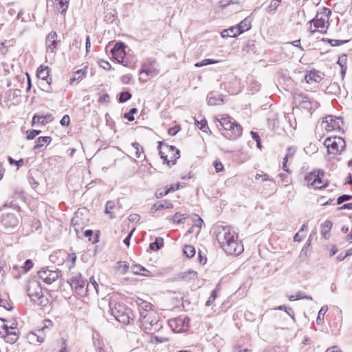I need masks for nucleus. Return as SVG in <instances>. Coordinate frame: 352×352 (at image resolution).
<instances>
[{
    "label": "nucleus",
    "mask_w": 352,
    "mask_h": 352,
    "mask_svg": "<svg viewBox=\"0 0 352 352\" xmlns=\"http://www.w3.org/2000/svg\"><path fill=\"white\" fill-rule=\"evenodd\" d=\"M33 262L31 259H27L24 265L21 267L22 268V273L25 274L28 272H29L32 267H33Z\"/></svg>",
    "instance_id": "obj_42"
},
{
    "label": "nucleus",
    "mask_w": 352,
    "mask_h": 352,
    "mask_svg": "<svg viewBox=\"0 0 352 352\" xmlns=\"http://www.w3.org/2000/svg\"><path fill=\"white\" fill-rule=\"evenodd\" d=\"M184 254L188 258H192L195 254V249L193 246L186 245L183 249Z\"/></svg>",
    "instance_id": "obj_33"
},
{
    "label": "nucleus",
    "mask_w": 352,
    "mask_h": 352,
    "mask_svg": "<svg viewBox=\"0 0 352 352\" xmlns=\"http://www.w3.org/2000/svg\"><path fill=\"white\" fill-rule=\"evenodd\" d=\"M57 33L56 32H51L47 36L46 38V45L47 51L50 52H54L55 50L57 48Z\"/></svg>",
    "instance_id": "obj_15"
},
{
    "label": "nucleus",
    "mask_w": 352,
    "mask_h": 352,
    "mask_svg": "<svg viewBox=\"0 0 352 352\" xmlns=\"http://www.w3.org/2000/svg\"><path fill=\"white\" fill-rule=\"evenodd\" d=\"M282 0H272L269 6L267 8V11L268 12H272L275 11L278 7L280 3Z\"/></svg>",
    "instance_id": "obj_41"
},
{
    "label": "nucleus",
    "mask_w": 352,
    "mask_h": 352,
    "mask_svg": "<svg viewBox=\"0 0 352 352\" xmlns=\"http://www.w3.org/2000/svg\"><path fill=\"white\" fill-rule=\"evenodd\" d=\"M327 310H328V307L327 305H324L320 308V309L318 312V317L316 318V323L318 325L323 324L324 316L327 313Z\"/></svg>",
    "instance_id": "obj_27"
},
{
    "label": "nucleus",
    "mask_w": 352,
    "mask_h": 352,
    "mask_svg": "<svg viewBox=\"0 0 352 352\" xmlns=\"http://www.w3.org/2000/svg\"><path fill=\"white\" fill-rule=\"evenodd\" d=\"M61 272L55 267H46L38 271V277L46 284H52L61 277Z\"/></svg>",
    "instance_id": "obj_8"
},
{
    "label": "nucleus",
    "mask_w": 352,
    "mask_h": 352,
    "mask_svg": "<svg viewBox=\"0 0 352 352\" xmlns=\"http://www.w3.org/2000/svg\"><path fill=\"white\" fill-rule=\"evenodd\" d=\"M329 154L339 155L345 148L346 144L343 138L340 137L327 138L324 142Z\"/></svg>",
    "instance_id": "obj_7"
},
{
    "label": "nucleus",
    "mask_w": 352,
    "mask_h": 352,
    "mask_svg": "<svg viewBox=\"0 0 352 352\" xmlns=\"http://www.w3.org/2000/svg\"><path fill=\"white\" fill-rule=\"evenodd\" d=\"M138 112L136 108H131L129 112L125 113L124 118L127 119L129 122H132L135 120L133 115Z\"/></svg>",
    "instance_id": "obj_45"
},
{
    "label": "nucleus",
    "mask_w": 352,
    "mask_h": 352,
    "mask_svg": "<svg viewBox=\"0 0 352 352\" xmlns=\"http://www.w3.org/2000/svg\"><path fill=\"white\" fill-rule=\"evenodd\" d=\"M52 141V138L49 136H41L36 140V144L34 146V150H37L43 146L45 144H49Z\"/></svg>",
    "instance_id": "obj_22"
},
{
    "label": "nucleus",
    "mask_w": 352,
    "mask_h": 352,
    "mask_svg": "<svg viewBox=\"0 0 352 352\" xmlns=\"http://www.w3.org/2000/svg\"><path fill=\"white\" fill-rule=\"evenodd\" d=\"M70 122V118L68 115H65L60 120V123L62 126H68Z\"/></svg>",
    "instance_id": "obj_63"
},
{
    "label": "nucleus",
    "mask_w": 352,
    "mask_h": 352,
    "mask_svg": "<svg viewBox=\"0 0 352 352\" xmlns=\"http://www.w3.org/2000/svg\"><path fill=\"white\" fill-rule=\"evenodd\" d=\"M182 216V214L179 212H176L171 218V221L174 223H182V219L181 218Z\"/></svg>",
    "instance_id": "obj_56"
},
{
    "label": "nucleus",
    "mask_w": 352,
    "mask_h": 352,
    "mask_svg": "<svg viewBox=\"0 0 352 352\" xmlns=\"http://www.w3.org/2000/svg\"><path fill=\"white\" fill-rule=\"evenodd\" d=\"M10 207V208H12L18 211L20 210V206L19 205L17 204V203H15L14 201H11L10 202L7 201L4 205H3V207Z\"/></svg>",
    "instance_id": "obj_58"
},
{
    "label": "nucleus",
    "mask_w": 352,
    "mask_h": 352,
    "mask_svg": "<svg viewBox=\"0 0 352 352\" xmlns=\"http://www.w3.org/2000/svg\"><path fill=\"white\" fill-rule=\"evenodd\" d=\"M293 98L296 105L307 110H311L313 108V104H317V102L314 101L305 93H296L294 94Z\"/></svg>",
    "instance_id": "obj_11"
},
{
    "label": "nucleus",
    "mask_w": 352,
    "mask_h": 352,
    "mask_svg": "<svg viewBox=\"0 0 352 352\" xmlns=\"http://www.w3.org/2000/svg\"><path fill=\"white\" fill-rule=\"evenodd\" d=\"M333 223L331 221L327 220L324 222L322 226V231L321 233L324 236V238H327V234L331 230L332 228Z\"/></svg>",
    "instance_id": "obj_30"
},
{
    "label": "nucleus",
    "mask_w": 352,
    "mask_h": 352,
    "mask_svg": "<svg viewBox=\"0 0 352 352\" xmlns=\"http://www.w3.org/2000/svg\"><path fill=\"white\" fill-rule=\"evenodd\" d=\"M50 74V69L47 66H43L41 65L36 72L37 77L42 80H46V82L45 85H43V89L50 92L51 91V87L50 85L52 83V78L49 77Z\"/></svg>",
    "instance_id": "obj_13"
},
{
    "label": "nucleus",
    "mask_w": 352,
    "mask_h": 352,
    "mask_svg": "<svg viewBox=\"0 0 352 352\" xmlns=\"http://www.w3.org/2000/svg\"><path fill=\"white\" fill-rule=\"evenodd\" d=\"M241 34H242V31L240 30V28H236V26H232L228 29L224 30L221 33L223 38L236 37Z\"/></svg>",
    "instance_id": "obj_20"
},
{
    "label": "nucleus",
    "mask_w": 352,
    "mask_h": 352,
    "mask_svg": "<svg viewBox=\"0 0 352 352\" xmlns=\"http://www.w3.org/2000/svg\"><path fill=\"white\" fill-rule=\"evenodd\" d=\"M67 283L79 295H85L89 291V283L82 278L80 274L67 280Z\"/></svg>",
    "instance_id": "obj_9"
},
{
    "label": "nucleus",
    "mask_w": 352,
    "mask_h": 352,
    "mask_svg": "<svg viewBox=\"0 0 352 352\" xmlns=\"http://www.w3.org/2000/svg\"><path fill=\"white\" fill-rule=\"evenodd\" d=\"M157 148L160 157L164 160L163 163L169 167L175 165L176 160L180 157V151L175 146L163 144L162 142H159Z\"/></svg>",
    "instance_id": "obj_4"
},
{
    "label": "nucleus",
    "mask_w": 352,
    "mask_h": 352,
    "mask_svg": "<svg viewBox=\"0 0 352 352\" xmlns=\"http://www.w3.org/2000/svg\"><path fill=\"white\" fill-rule=\"evenodd\" d=\"M318 176L319 177H318L317 179L316 180V183H314L312 186H314L315 188L321 189L326 185L323 181L324 172L320 170V175Z\"/></svg>",
    "instance_id": "obj_29"
},
{
    "label": "nucleus",
    "mask_w": 352,
    "mask_h": 352,
    "mask_svg": "<svg viewBox=\"0 0 352 352\" xmlns=\"http://www.w3.org/2000/svg\"><path fill=\"white\" fill-rule=\"evenodd\" d=\"M216 239L221 248L228 254L238 255L243 251V245L235 239V233L228 226L217 228Z\"/></svg>",
    "instance_id": "obj_1"
},
{
    "label": "nucleus",
    "mask_w": 352,
    "mask_h": 352,
    "mask_svg": "<svg viewBox=\"0 0 352 352\" xmlns=\"http://www.w3.org/2000/svg\"><path fill=\"white\" fill-rule=\"evenodd\" d=\"M305 80L309 84L312 82H319L322 80V77L318 71H311L305 76Z\"/></svg>",
    "instance_id": "obj_21"
},
{
    "label": "nucleus",
    "mask_w": 352,
    "mask_h": 352,
    "mask_svg": "<svg viewBox=\"0 0 352 352\" xmlns=\"http://www.w3.org/2000/svg\"><path fill=\"white\" fill-rule=\"evenodd\" d=\"M28 295L36 305L44 307L49 303L48 298L43 293L39 282L36 280H29L27 285Z\"/></svg>",
    "instance_id": "obj_3"
},
{
    "label": "nucleus",
    "mask_w": 352,
    "mask_h": 352,
    "mask_svg": "<svg viewBox=\"0 0 352 352\" xmlns=\"http://www.w3.org/2000/svg\"><path fill=\"white\" fill-rule=\"evenodd\" d=\"M137 304L140 308V311H144V314L148 313V311L151 310L153 307V305L151 303L144 301L142 299H139L137 301Z\"/></svg>",
    "instance_id": "obj_24"
},
{
    "label": "nucleus",
    "mask_w": 352,
    "mask_h": 352,
    "mask_svg": "<svg viewBox=\"0 0 352 352\" xmlns=\"http://www.w3.org/2000/svg\"><path fill=\"white\" fill-rule=\"evenodd\" d=\"M1 224L7 232L15 229L19 224L18 217L12 213H3L0 219Z\"/></svg>",
    "instance_id": "obj_12"
},
{
    "label": "nucleus",
    "mask_w": 352,
    "mask_h": 352,
    "mask_svg": "<svg viewBox=\"0 0 352 352\" xmlns=\"http://www.w3.org/2000/svg\"><path fill=\"white\" fill-rule=\"evenodd\" d=\"M217 288L214 289L212 292L210 297L208 298V300L206 302V307L210 306L212 304V302L215 300V299L217 298Z\"/></svg>",
    "instance_id": "obj_49"
},
{
    "label": "nucleus",
    "mask_w": 352,
    "mask_h": 352,
    "mask_svg": "<svg viewBox=\"0 0 352 352\" xmlns=\"http://www.w3.org/2000/svg\"><path fill=\"white\" fill-rule=\"evenodd\" d=\"M173 207V205L170 201L168 200H163L162 201H157L153 204L151 208V212L154 213L157 210L164 208H172Z\"/></svg>",
    "instance_id": "obj_18"
},
{
    "label": "nucleus",
    "mask_w": 352,
    "mask_h": 352,
    "mask_svg": "<svg viewBox=\"0 0 352 352\" xmlns=\"http://www.w3.org/2000/svg\"><path fill=\"white\" fill-rule=\"evenodd\" d=\"M331 14V10L327 8H324L322 12L318 13L315 18L310 21V23L315 28V30H311V33L317 30L321 33H325L329 25L328 21Z\"/></svg>",
    "instance_id": "obj_6"
},
{
    "label": "nucleus",
    "mask_w": 352,
    "mask_h": 352,
    "mask_svg": "<svg viewBox=\"0 0 352 352\" xmlns=\"http://www.w3.org/2000/svg\"><path fill=\"white\" fill-rule=\"evenodd\" d=\"M115 207V203L113 201H108L106 204L105 207V213L110 214V218L113 219L116 217V216L113 214L111 212V210H113Z\"/></svg>",
    "instance_id": "obj_35"
},
{
    "label": "nucleus",
    "mask_w": 352,
    "mask_h": 352,
    "mask_svg": "<svg viewBox=\"0 0 352 352\" xmlns=\"http://www.w3.org/2000/svg\"><path fill=\"white\" fill-rule=\"evenodd\" d=\"M320 170H314L309 174H307L305 177V179L309 184L310 185L313 186L314 183H316V180L317 179V177L320 175Z\"/></svg>",
    "instance_id": "obj_25"
},
{
    "label": "nucleus",
    "mask_w": 352,
    "mask_h": 352,
    "mask_svg": "<svg viewBox=\"0 0 352 352\" xmlns=\"http://www.w3.org/2000/svg\"><path fill=\"white\" fill-rule=\"evenodd\" d=\"M323 42H327L332 46H339L343 45L349 41V40H338V39H331L328 38H323L322 39Z\"/></svg>",
    "instance_id": "obj_28"
},
{
    "label": "nucleus",
    "mask_w": 352,
    "mask_h": 352,
    "mask_svg": "<svg viewBox=\"0 0 352 352\" xmlns=\"http://www.w3.org/2000/svg\"><path fill=\"white\" fill-rule=\"evenodd\" d=\"M131 146L135 151V157L137 158H140L141 154L144 152L142 146H140L138 142H133L131 144Z\"/></svg>",
    "instance_id": "obj_38"
},
{
    "label": "nucleus",
    "mask_w": 352,
    "mask_h": 352,
    "mask_svg": "<svg viewBox=\"0 0 352 352\" xmlns=\"http://www.w3.org/2000/svg\"><path fill=\"white\" fill-rule=\"evenodd\" d=\"M131 270L133 274H140L142 276H149L150 272L147 270L145 267L139 265H134L131 267Z\"/></svg>",
    "instance_id": "obj_23"
},
{
    "label": "nucleus",
    "mask_w": 352,
    "mask_h": 352,
    "mask_svg": "<svg viewBox=\"0 0 352 352\" xmlns=\"http://www.w3.org/2000/svg\"><path fill=\"white\" fill-rule=\"evenodd\" d=\"M8 160L10 164L16 165L17 166V168H19L24 164V160L22 158H21L19 160H15L14 159H13L12 157L9 156L8 158Z\"/></svg>",
    "instance_id": "obj_47"
},
{
    "label": "nucleus",
    "mask_w": 352,
    "mask_h": 352,
    "mask_svg": "<svg viewBox=\"0 0 352 352\" xmlns=\"http://www.w3.org/2000/svg\"><path fill=\"white\" fill-rule=\"evenodd\" d=\"M195 121L196 126L203 132L208 133V131H210V129L207 124V121L205 119H203L201 121H198L195 119Z\"/></svg>",
    "instance_id": "obj_32"
},
{
    "label": "nucleus",
    "mask_w": 352,
    "mask_h": 352,
    "mask_svg": "<svg viewBox=\"0 0 352 352\" xmlns=\"http://www.w3.org/2000/svg\"><path fill=\"white\" fill-rule=\"evenodd\" d=\"M213 165L217 173H219L223 170V165L220 161L215 160Z\"/></svg>",
    "instance_id": "obj_60"
},
{
    "label": "nucleus",
    "mask_w": 352,
    "mask_h": 352,
    "mask_svg": "<svg viewBox=\"0 0 352 352\" xmlns=\"http://www.w3.org/2000/svg\"><path fill=\"white\" fill-rule=\"evenodd\" d=\"M14 323L12 324L9 328L6 329V331L5 332H2L3 334H18V329L16 327L14 326Z\"/></svg>",
    "instance_id": "obj_55"
},
{
    "label": "nucleus",
    "mask_w": 352,
    "mask_h": 352,
    "mask_svg": "<svg viewBox=\"0 0 352 352\" xmlns=\"http://www.w3.org/2000/svg\"><path fill=\"white\" fill-rule=\"evenodd\" d=\"M45 120H46V116H44L43 114H42V115L35 114L32 118V124L34 125V124L38 123V124H41L43 125H45L47 123V121Z\"/></svg>",
    "instance_id": "obj_31"
},
{
    "label": "nucleus",
    "mask_w": 352,
    "mask_h": 352,
    "mask_svg": "<svg viewBox=\"0 0 352 352\" xmlns=\"http://www.w3.org/2000/svg\"><path fill=\"white\" fill-rule=\"evenodd\" d=\"M346 62L347 56L346 54H342L338 57L337 63L340 66V67H347Z\"/></svg>",
    "instance_id": "obj_46"
},
{
    "label": "nucleus",
    "mask_w": 352,
    "mask_h": 352,
    "mask_svg": "<svg viewBox=\"0 0 352 352\" xmlns=\"http://www.w3.org/2000/svg\"><path fill=\"white\" fill-rule=\"evenodd\" d=\"M197 277V272L193 270H188L183 272L182 278L184 280H192Z\"/></svg>",
    "instance_id": "obj_40"
},
{
    "label": "nucleus",
    "mask_w": 352,
    "mask_h": 352,
    "mask_svg": "<svg viewBox=\"0 0 352 352\" xmlns=\"http://www.w3.org/2000/svg\"><path fill=\"white\" fill-rule=\"evenodd\" d=\"M41 133V130H29L27 131V139L28 140H33L36 138V135L40 134Z\"/></svg>",
    "instance_id": "obj_50"
},
{
    "label": "nucleus",
    "mask_w": 352,
    "mask_h": 352,
    "mask_svg": "<svg viewBox=\"0 0 352 352\" xmlns=\"http://www.w3.org/2000/svg\"><path fill=\"white\" fill-rule=\"evenodd\" d=\"M126 45L122 42H118L111 50L112 58L118 63H121L123 66L127 67V63L124 60L126 55L125 48Z\"/></svg>",
    "instance_id": "obj_10"
},
{
    "label": "nucleus",
    "mask_w": 352,
    "mask_h": 352,
    "mask_svg": "<svg viewBox=\"0 0 352 352\" xmlns=\"http://www.w3.org/2000/svg\"><path fill=\"white\" fill-rule=\"evenodd\" d=\"M179 130L180 127L178 126L170 127L168 130V133L171 136H174L179 132Z\"/></svg>",
    "instance_id": "obj_61"
},
{
    "label": "nucleus",
    "mask_w": 352,
    "mask_h": 352,
    "mask_svg": "<svg viewBox=\"0 0 352 352\" xmlns=\"http://www.w3.org/2000/svg\"><path fill=\"white\" fill-rule=\"evenodd\" d=\"M109 101V96L107 94H102L99 98L98 102H103V103H107Z\"/></svg>",
    "instance_id": "obj_64"
},
{
    "label": "nucleus",
    "mask_w": 352,
    "mask_h": 352,
    "mask_svg": "<svg viewBox=\"0 0 352 352\" xmlns=\"http://www.w3.org/2000/svg\"><path fill=\"white\" fill-rule=\"evenodd\" d=\"M117 265L118 270H120L122 274H125L129 267V264L126 261H118Z\"/></svg>",
    "instance_id": "obj_43"
},
{
    "label": "nucleus",
    "mask_w": 352,
    "mask_h": 352,
    "mask_svg": "<svg viewBox=\"0 0 352 352\" xmlns=\"http://www.w3.org/2000/svg\"><path fill=\"white\" fill-rule=\"evenodd\" d=\"M209 105H219L223 103V96L215 92H210L207 96Z\"/></svg>",
    "instance_id": "obj_16"
},
{
    "label": "nucleus",
    "mask_w": 352,
    "mask_h": 352,
    "mask_svg": "<svg viewBox=\"0 0 352 352\" xmlns=\"http://www.w3.org/2000/svg\"><path fill=\"white\" fill-rule=\"evenodd\" d=\"M100 66L102 67L105 70H110L111 69V65L108 61L101 60L99 62Z\"/></svg>",
    "instance_id": "obj_62"
},
{
    "label": "nucleus",
    "mask_w": 352,
    "mask_h": 352,
    "mask_svg": "<svg viewBox=\"0 0 352 352\" xmlns=\"http://www.w3.org/2000/svg\"><path fill=\"white\" fill-rule=\"evenodd\" d=\"M87 67H85L82 69H78L75 72H74L72 77L70 78V84H72L75 82L77 83L82 80L85 76L87 74Z\"/></svg>",
    "instance_id": "obj_17"
},
{
    "label": "nucleus",
    "mask_w": 352,
    "mask_h": 352,
    "mask_svg": "<svg viewBox=\"0 0 352 352\" xmlns=\"http://www.w3.org/2000/svg\"><path fill=\"white\" fill-rule=\"evenodd\" d=\"M153 326L159 327V328L162 327L161 322H160L158 320H157L156 318H151L150 323L148 324V327H150L149 330H151Z\"/></svg>",
    "instance_id": "obj_57"
},
{
    "label": "nucleus",
    "mask_w": 352,
    "mask_h": 352,
    "mask_svg": "<svg viewBox=\"0 0 352 352\" xmlns=\"http://www.w3.org/2000/svg\"><path fill=\"white\" fill-rule=\"evenodd\" d=\"M170 192V190L166 188L164 189H157L155 192V196L157 198H162L167 195Z\"/></svg>",
    "instance_id": "obj_51"
},
{
    "label": "nucleus",
    "mask_w": 352,
    "mask_h": 352,
    "mask_svg": "<svg viewBox=\"0 0 352 352\" xmlns=\"http://www.w3.org/2000/svg\"><path fill=\"white\" fill-rule=\"evenodd\" d=\"M156 64V59L154 58H149L142 65V68L140 71V74H146L147 76H155L159 74V70L154 66Z\"/></svg>",
    "instance_id": "obj_14"
},
{
    "label": "nucleus",
    "mask_w": 352,
    "mask_h": 352,
    "mask_svg": "<svg viewBox=\"0 0 352 352\" xmlns=\"http://www.w3.org/2000/svg\"><path fill=\"white\" fill-rule=\"evenodd\" d=\"M168 342V338L165 337H160L152 335L151 337V342L153 344H159Z\"/></svg>",
    "instance_id": "obj_36"
},
{
    "label": "nucleus",
    "mask_w": 352,
    "mask_h": 352,
    "mask_svg": "<svg viewBox=\"0 0 352 352\" xmlns=\"http://www.w3.org/2000/svg\"><path fill=\"white\" fill-rule=\"evenodd\" d=\"M3 337L7 342L14 343L19 338L18 334H3Z\"/></svg>",
    "instance_id": "obj_44"
},
{
    "label": "nucleus",
    "mask_w": 352,
    "mask_h": 352,
    "mask_svg": "<svg viewBox=\"0 0 352 352\" xmlns=\"http://www.w3.org/2000/svg\"><path fill=\"white\" fill-rule=\"evenodd\" d=\"M236 28H240V30L242 31V33L248 30L250 28V23L248 21L247 19L242 21L238 25L236 26Z\"/></svg>",
    "instance_id": "obj_39"
},
{
    "label": "nucleus",
    "mask_w": 352,
    "mask_h": 352,
    "mask_svg": "<svg viewBox=\"0 0 352 352\" xmlns=\"http://www.w3.org/2000/svg\"><path fill=\"white\" fill-rule=\"evenodd\" d=\"M164 245V240L161 237H157L155 239V241L151 243L149 245V248L153 251H157L161 249Z\"/></svg>",
    "instance_id": "obj_26"
},
{
    "label": "nucleus",
    "mask_w": 352,
    "mask_h": 352,
    "mask_svg": "<svg viewBox=\"0 0 352 352\" xmlns=\"http://www.w3.org/2000/svg\"><path fill=\"white\" fill-rule=\"evenodd\" d=\"M38 333L30 332L28 334L27 338L30 343H35L38 340Z\"/></svg>",
    "instance_id": "obj_54"
},
{
    "label": "nucleus",
    "mask_w": 352,
    "mask_h": 352,
    "mask_svg": "<svg viewBox=\"0 0 352 352\" xmlns=\"http://www.w3.org/2000/svg\"><path fill=\"white\" fill-rule=\"evenodd\" d=\"M131 97H132V95L129 91L121 92L119 95V98H118L119 102H120V103L125 102L127 100H129V99H131Z\"/></svg>",
    "instance_id": "obj_37"
},
{
    "label": "nucleus",
    "mask_w": 352,
    "mask_h": 352,
    "mask_svg": "<svg viewBox=\"0 0 352 352\" xmlns=\"http://www.w3.org/2000/svg\"><path fill=\"white\" fill-rule=\"evenodd\" d=\"M109 307L111 314L120 322L124 324H129L130 320H133L131 318L132 312L130 309L127 308L123 303L109 302Z\"/></svg>",
    "instance_id": "obj_5"
},
{
    "label": "nucleus",
    "mask_w": 352,
    "mask_h": 352,
    "mask_svg": "<svg viewBox=\"0 0 352 352\" xmlns=\"http://www.w3.org/2000/svg\"><path fill=\"white\" fill-rule=\"evenodd\" d=\"M28 180L29 184L32 186L34 189H36L39 186V182L35 179L34 176L32 175L31 173L28 174Z\"/></svg>",
    "instance_id": "obj_48"
},
{
    "label": "nucleus",
    "mask_w": 352,
    "mask_h": 352,
    "mask_svg": "<svg viewBox=\"0 0 352 352\" xmlns=\"http://www.w3.org/2000/svg\"><path fill=\"white\" fill-rule=\"evenodd\" d=\"M217 63H219V60H217L214 59H211V58H206V59L203 60L202 61L196 63L195 64V66L197 67H203V66L209 65L211 64H214Z\"/></svg>",
    "instance_id": "obj_34"
},
{
    "label": "nucleus",
    "mask_w": 352,
    "mask_h": 352,
    "mask_svg": "<svg viewBox=\"0 0 352 352\" xmlns=\"http://www.w3.org/2000/svg\"><path fill=\"white\" fill-rule=\"evenodd\" d=\"M352 199V195H342L337 199V204L340 205L344 201Z\"/></svg>",
    "instance_id": "obj_53"
},
{
    "label": "nucleus",
    "mask_w": 352,
    "mask_h": 352,
    "mask_svg": "<svg viewBox=\"0 0 352 352\" xmlns=\"http://www.w3.org/2000/svg\"><path fill=\"white\" fill-rule=\"evenodd\" d=\"M251 136L252 139L256 142V146L258 148H261V138L257 132L251 131L250 132Z\"/></svg>",
    "instance_id": "obj_52"
},
{
    "label": "nucleus",
    "mask_w": 352,
    "mask_h": 352,
    "mask_svg": "<svg viewBox=\"0 0 352 352\" xmlns=\"http://www.w3.org/2000/svg\"><path fill=\"white\" fill-rule=\"evenodd\" d=\"M218 121L224 130L222 134L226 138L236 140L241 136L243 128L232 117L223 115Z\"/></svg>",
    "instance_id": "obj_2"
},
{
    "label": "nucleus",
    "mask_w": 352,
    "mask_h": 352,
    "mask_svg": "<svg viewBox=\"0 0 352 352\" xmlns=\"http://www.w3.org/2000/svg\"><path fill=\"white\" fill-rule=\"evenodd\" d=\"M90 286H92L94 290L98 294V284L96 280L94 279V276L90 278V281L88 283Z\"/></svg>",
    "instance_id": "obj_59"
},
{
    "label": "nucleus",
    "mask_w": 352,
    "mask_h": 352,
    "mask_svg": "<svg viewBox=\"0 0 352 352\" xmlns=\"http://www.w3.org/2000/svg\"><path fill=\"white\" fill-rule=\"evenodd\" d=\"M140 320L141 325L146 330L150 329V327H148V324L150 323L151 318H153V316L155 315V314H153V313H146L144 314V311H140Z\"/></svg>",
    "instance_id": "obj_19"
}]
</instances>
